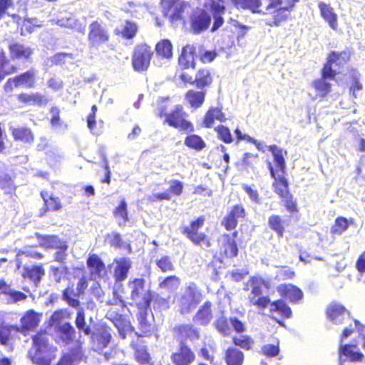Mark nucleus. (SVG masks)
Segmentation results:
<instances>
[{"label": "nucleus", "instance_id": "1", "mask_svg": "<svg viewBox=\"0 0 365 365\" xmlns=\"http://www.w3.org/2000/svg\"><path fill=\"white\" fill-rule=\"evenodd\" d=\"M272 153L274 165L268 163V170L270 176L273 179L272 186L274 192L279 199V205L288 213L297 215L299 212L297 198L292 193L289 188V182L286 170V161L283 155V151L276 145H271L268 148Z\"/></svg>", "mask_w": 365, "mask_h": 365}, {"label": "nucleus", "instance_id": "2", "mask_svg": "<svg viewBox=\"0 0 365 365\" xmlns=\"http://www.w3.org/2000/svg\"><path fill=\"white\" fill-rule=\"evenodd\" d=\"M245 290L250 289V294L247 297L250 306H255L259 309H264L269 307L270 314L277 313L282 319H287L292 317V311L288 304L282 299L270 301L268 296H263V287L269 288V282L259 277H251L246 283Z\"/></svg>", "mask_w": 365, "mask_h": 365}, {"label": "nucleus", "instance_id": "3", "mask_svg": "<svg viewBox=\"0 0 365 365\" xmlns=\"http://www.w3.org/2000/svg\"><path fill=\"white\" fill-rule=\"evenodd\" d=\"M158 116L163 119V123L170 127L185 133H194L195 125L187 119L188 114L185 111L182 105H176L170 112H167V108L161 106L158 108Z\"/></svg>", "mask_w": 365, "mask_h": 365}, {"label": "nucleus", "instance_id": "4", "mask_svg": "<svg viewBox=\"0 0 365 365\" xmlns=\"http://www.w3.org/2000/svg\"><path fill=\"white\" fill-rule=\"evenodd\" d=\"M206 218L200 215L192 220L188 225L180 227V231L195 247L206 250L212 247L211 237L201 232L205 223Z\"/></svg>", "mask_w": 365, "mask_h": 365}, {"label": "nucleus", "instance_id": "5", "mask_svg": "<svg viewBox=\"0 0 365 365\" xmlns=\"http://www.w3.org/2000/svg\"><path fill=\"white\" fill-rule=\"evenodd\" d=\"M299 0H268L265 7L267 14L270 18L265 20V24L271 27H278L288 20L296 3Z\"/></svg>", "mask_w": 365, "mask_h": 365}, {"label": "nucleus", "instance_id": "6", "mask_svg": "<svg viewBox=\"0 0 365 365\" xmlns=\"http://www.w3.org/2000/svg\"><path fill=\"white\" fill-rule=\"evenodd\" d=\"M202 298V292L198 285L194 282H189L178 301V312L181 315L190 314L200 304Z\"/></svg>", "mask_w": 365, "mask_h": 365}, {"label": "nucleus", "instance_id": "7", "mask_svg": "<svg viewBox=\"0 0 365 365\" xmlns=\"http://www.w3.org/2000/svg\"><path fill=\"white\" fill-rule=\"evenodd\" d=\"M145 279L143 277H135L130 279L128 287L130 291V299L137 308H150L153 299L152 292L145 290Z\"/></svg>", "mask_w": 365, "mask_h": 365}, {"label": "nucleus", "instance_id": "8", "mask_svg": "<svg viewBox=\"0 0 365 365\" xmlns=\"http://www.w3.org/2000/svg\"><path fill=\"white\" fill-rule=\"evenodd\" d=\"M214 76L212 68L200 66L195 70L194 76L185 71H182L179 78L185 84L195 86L198 89H205L212 85Z\"/></svg>", "mask_w": 365, "mask_h": 365}, {"label": "nucleus", "instance_id": "9", "mask_svg": "<svg viewBox=\"0 0 365 365\" xmlns=\"http://www.w3.org/2000/svg\"><path fill=\"white\" fill-rule=\"evenodd\" d=\"M154 56L152 47L147 43L136 44L131 54V64L134 71L137 72L146 71L150 65Z\"/></svg>", "mask_w": 365, "mask_h": 365}, {"label": "nucleus", "instance_id": "10", "mask_svg": "<svg viewBox=\"0 0 365 365\" xmlns=\"http://www.w3.org/2000/svg\"><path fill=\"white\" fill-rule=\"evenodd\" d=\"M49 325L53 329L56 340L68 344V312L66 309L56 311L51 317Z\"/></svg>", "mask_w": 365, "mask_h": 365}, {"label": "nucleus", "instance_id": "11", "mask_svg": "<svg viewBox=\"0 0 365 365\" xmlns=\"http://www.w3.org/2000/svg\"><path fill=\"white\" fill-rule=\"evenodd\" d=\"M232 326L233 330L237 334H242L245 331V324L237 317H227L225 315L218 317L213 322V327L222 336H228L231 334Z\"/></svg>", "mask_w": 365, "mask_h": 365}, {"label": "nucleus", "instance_id": "12", "mask_svg": "<svg viewBox=\"0 0 365 365\" xmlns=\"http://www.w3.org/2000/svg\"><path fill=\"white\" fill-rule=\"evenodd\" d=\"M110 34L102 20H95L88 26V41L92 46H98L108 42Z\"/></svg>", "mask_w": 365, "mask_h": 365}, {"label": "nucleus", "instance_id": "13", "mask_svg": "<svg viewBox=\"0 0 365 365\" xmlns=\"http://www.w3.org/2000/svg\"><path fill=\"white\" fill-rule=\"evenodd\" d=\"M189 21L191 31L195 34H200L209 28L211 16L205 9L197 7L190 14Z\"/></svg>", "mask_w": 365, "mask_h": 365}, {"label": "nucleus", "instance_id": "14", "mask_svg": "<svg viewBox=\"0 0 365 365\" xmlns=\"http://www.w3.org/2000/svg\"><path fill=\"white\" fill-rule=\"evenodd\" d=\"M33 346L29 351L34 362L39 365H50V361L45 359L42 354L48 349V339L46 334H37L32 338Z\"/></svg>", "mask_w": 365, "mask_h": 365}, {"label": "nucleus", "instance_id": "15", "mask_svg": "<svg viewBox=\"0 0 365 365\" xmlns=\"http://www.w3.org/2000/svg\"><path fill=\"white\" fill-rule=\"evenodd\" d=\"M326 315L335 324H343L346 319L352 320L356 327L360 324L357 319L351 318L350 312L343 304L336 302H333L327 306Z\"/></svg>", "mask_w": 365, "mask_h": 365}, {"label": "nucleus", "instance_id": "16", "mask_svg": "<svg viewBox=\"0 0 365 365\" xmlns=\"http://www.w3.org/2000/svg\"><path fill=\"white\" fill-rule=\"evenodd\" d=\"M198 51V46L195 44L187 43L182 46L178 57V65L182 71L195 68Z\"/></svg>", "mask_w": 365, "mask_h": 365}, {"label": "nucleus", "instance_id": "17", "mask_svg": "<svg viewBox=\"0 0 365 365\" xmlns=\"http://www.w3.org/2000/svg\"><path fill=\"white\" fill-rule=\"evenodd\" d=\"M106 317L113 324L122 339H125L128 333L134 331L130 320L112 307L108 309Z\"/></svg>", "mask_w": 365, "mask_h": 365}, {"label": "nucleus", "instance_id": "18", "mask_svg": "<svg viewBox=\"0 0 365 365\" xmlns=\"http://www.w3.org/2000/svg\"><path fill=\"white\" fill-rule=\"evenodd\" d=\"M170 360L173 365H191L196 360V354L189 345L182 342L170 355Z\"/></svg>", "mask_w": 365, "mask_h": 365}, {"label": "nucleus", "instance_id": "19", "mask_svg": "<svg viewBox=\"0 0 365 365\" xmlns=\"http://www.w3.org/2000/svg\"><path fill=\"white\" fill-rule=\"evenodd\" d=\"M247 215V212L244 206L241 204L233 205L227 215L222 218L221 225L227 231L235 230L237 225L238 220L245 219Z\"/></svg>", "mask_w": 365, "mask_h": 365}, {"label": "nucleus", "instance_id": "20", "mask_svg": "<svg viewBox=\"0 0 365 365\" xmlns=\"http://www.w3.org/2000/svg\"><path fill=\"white\" fill-rule=\"evenodd\" d=\"M173 334L182 342L188 340L190 342L198 341L200 337L199 329L192 324H180L173 328Z\"/></svg>", "mask_w": 365, "mask_h": 365}, {"label": "nucleus", "instance_id": "21", "mask_svg": "<svg viewBox=\"0 0 365 365\" xmlns=\"http://www.w3.org/2000/svg\"><path fill=\"white\" fill-rule=\"evenodd\" d=\"M226 120V114L223 112L222 105L210 106L205 113L201 120L200 126L205 128H210L214 125L215 120L225 122Z\"/></svg>", "mask_w": 365, "mask_h": 365}, {"label": "nucleus", "instance_id": "22", "mask_svg": "<svg viewBox=\"0 0 365 365\" xmlns=\"http://www.w3.org/2000/svg\"><path fill=\"white\" fill-rule=\"evenodd\" d=\"M213 319V303L210 300L205 301L198 308L192 320L197 324L207 327Z\"/></svg>", "mask_w": 365, "mask_h": 365}, {"label": "nucleus", "instance_id": "23", "mask_svg": "<svg viewBox=\"0 0 365 365\" xmlns=\"http://www.w3.org/2000/svg\"><path fill=\"white\" fill-rule=\"evenodd\" d=\"M86 264L89 269L91 279H101L106 274V264L96 254L90 255L87 259Z\"/></svg>", "mask_w": 365, "mask_h": 365}, {"label": "nucleus", "instance_id": "24", "mask_svg": "<svg viewBox=\"0 0 365 365\" xmlns=\"http://www.w3.org/2000/svg\"><path fill=\"white\" fill-rule=\"evenodd\" d=\"M184 184L182 182L174 180L171 181L170 185L167 192L155 193L148 197L151 202L158 201L170 200L172 195L179 196L182 193Z\"/></svg>", "mask_w": 365, "mask_h": 365}, {"label": "nucleus", "instance_id": "25", "mask_svg": "<svg viewBox=\"0 0 365 365\" xmlns=\"http://www.w3.org/2000/svg\"><path fill=\"white\" fill-rule=\"evenodd\" d=\"M278 294L292 303H297L303 298L302 291L292 284H281L277 287Z\"/></svg>", "mask_w": 365, "mask_h": 365}, {"label": "nucleus", "instance_id": "26", "mask_svg": "<svg viewBox=\"0 0 365 365\" xmlns=\"http://www.w3.org/2000/svg\"><path fill=\"white\" fill-rule=\"evenodd\" d=\"M35 83V71L34 70L28 71L21 75L9 78L5 84V89L8 91L12 89V86L19 87L24 86L27 88H31Z\"/></svg>", "mask_w": 365, "mask_h": 365}, {"label": "nucleus", "instance_id": "27", "mask_svg": "<svg viewBox=\"0 0 365 365\" xmlns=\"http://www.w3.org/2000/svg\"><path fill=\"white\" fill-rule=\"evenodd\" d=\"M320 15L329 24V27L334 31L338 29V16L334 12V8L329 4L320 1L318 4Z\"/></svg>", "mask_w": 365, "mask_h": 365}, {"label": "nucleus", "instance_id": "28", "mask_svg": "<svg viewBox=\"0 0 365 365\" xmlns=\"http://www.w3.org/2000/svg\"><path fill=\"white\" fill-rule=\"evenodd\" d=\"M116 266L114 269L113 278L115 283H120L126 279L131 268L132 263L127 257H122L115 260Z\"/></svg>", "mask_w": 365, "mask_h": 365}, {"label": "nucleus", "instance_id": "29", "mask_svg": "<svg viewBox=\"0 0 365 365\" xmlns=\"http://www.w3.org/2000/svg\"><path fill=\"white\" fill-rule=\"evenodd\" d=\"M41 314L36 312L33 309L27 311L24 316L21 318L20 333H23L25 331L31 330L36 328L39 322Z\"/></svg>", "mask_w": 365, "mask_h": 365}, {"label": "nucleus", "instance_id": "30", "mask_svg": "<svg viewBox=\"0 0 365 365\" xmlns=\"http://www.w3.org/2000/svg\"><path fill=\"white\" fill-rule=\"evenodd\" d=\"M206 91L205 89H189L185 93V99L193 109L200 108L205 101Z\"/></svg>", "mask_w": 365, "mask_h": 365}, {"label": "nucleus", "instance_id": "31", "mask_svg": "<svg viewBox=\"0 0 365 365\" xmlns=\"http://www.w3.org/2000/svg\"><path fill=\"white\" fill-rule=\"evenodd\" d=\"M223 359L226 365H243L245 354L240 349L229 346L225 350Z\"/></svg>", "mask_w": 365, "mask_h": 365}, {"label": "nucleus", "instance_id": "32", "mask_svg": "<svg viewBox=\"0 0 365 365\" xmlns=\"http://www.w3.org/2000/svg\"><path fill=\"white\" fill-rule=\"evenodd\" d=\"M358 349L356 344H341L339 353L351 362H361L364 359V355Z\"/></svg>", "mask_w": 365, "mask_h": 365}, {"label": "nucleus", "instance_id": "33", "mask_svg": "<svg viewBox=\"0 0 365 365\" xmlns=\"http://www.w3.org/2000/svg\"><path fill=\"white\" fill-rule=\"evenodd\" d=\"M138 312L136 314V317L138 322V328L141 334H136L138 337L148 336L151 335L153 329L152 325L147 319L148 312L150 308H138Z\"/></svg>", "mask_w": 365, "mask_h": 365}, {"label": "nucleus", "instance_id": "34", "mask_svg": "<svg viewBox=\"0 0 365 365\" xmlns=\"http://www.w3.org/2000/svg\"><path fill=\"white\" fill-rule=\"evenodd\" d=\"M190 7L188 1H180L174 9H172L168 14L163 16L168 17L169 21L172 24H177L181 21H185V13L187 9Z\"/></svg>", "mask_w": 365, "mask_h": 365}, {"label": "nucleus", "instance_id": "35", "mask_svg": "<svg viewBox=\"0 0 365 365\" xmlns=\"http://www.w3.org/2000/svg\"><path fill=\"white\" fill-rule=\"evenodd\" d=\"M232 3L238 9L250 10L253 14H267L262 10V0H232Z\"/></svg>", "mask_w": 365, "mask_h": 365}, {"label": "nucleus", "instance_id": "36", "mask_svg": "<svg viewBox=\"0 0 365 365\" xmlns=\"http://www.w3.org/2000/svg\"><path fill=\"white\" fill-rule=\"evenodd\" d=\"M138 31V26L136 22L131 20H125L120 29H115L114 33L124 39L130 40L133 38Z\"/></svg>", "mask_w": 365, "mask_h": 365}, {"label": "nucleus", "instance_id": "37", "mask_svg": "<svg viewBox=\"0 0 365 365\" xmlns=\"http://www.w3.org/2000/svg\"><path fill=\"white\" fill-rule=\"evenodd\" d=\"M267 224L269 227L277 234L279 238L284 237L287 223L281 215L277 214L271 215L268 217Z\"/></svg>", "mask_w": 365, "mask_h": 365}, {"label": "nucleus", "instance_id": "38", "mask_svg": "<svg viewBox=\"0 0 365 365\" xmlns=\"http://www.w3.org/2000/svg\"><path fill=\"white\" fill-rule=\"evenodd\" d=\"M20 331V328L16 325L2 324L0 326V344L7 346L11 344L14 334Z\"/></svg>", "mask_w": 365, "mask_h": 365}, {"label": "nucleus", "instance_id": "39", "mask_svg": "<svg viewBox=\"0 0 365 365\" xmlns=\"http://www.w3.org/2000/svg\"><path fill=\"white\" fill-rule=\"evenodd\" d=\"M351 54L352 52L349 48L341 51H332L328 53L327 58L329 59L330 63L338 67H341L350 61Z\"/></svg>", "mask_w": 365, "mask_h": 365}, {"label": "nucleus", "instance_id": "40", "mask_svg": "<svg viewBox=\"0 0 365 365\" xmlns=\"http://www.w3.org/2000/svg\"><path fill=\"white\" fill-rule=\"evenodd\" d=\"M187 135L184 139V145L188 148L200 152L207 147V144L204 139L197 134L193 133H187Z\"/></svg>", "mask_w": 365, "mask_h": 365}, {"label": "nucleus", "instance_id": "41", "mask_svg": "<svg viewBox=\"0 0 365 365\" xmlns=\"http://www.w3.org/2000/svg\"><path fill=\"white\" fill-rule=\"evenodd\" d=\"M361 73L355 68H351L348 71V80L351 85L349 86V93L354 98L357 97L356 92L363 89V84L360 81Z\"/></svg>", "mask_w": 365, "mask_h": 365}, {"label": "nucleus", "instance_id": "42", "mask_svg": "<svg viewBox=\"0 0 365 365\" xmlns=\"http://www.w3.org/2000/svg\"><path fill=\"white\" fill-rule=\"evenodd\" d=\"M44 274L43 268L41 266L35 265L24 267L22 276L24 279H29L35 286H37Z\"/></svg>", "mask_w": 365, "mask_h": 365}, {"label": "nucleus", "instance_id": "43", "mask_svg": "<svg viewBox=\"0 0 365 365\" xmlns=\"http://www.w3.org/2000/svg\"><path fill=\"white\" fill-rule=\"evenodd\" d=\"M12 58L28 59L33 53V49L27 45L14 43L9 46Z\"/></svg>", "mask_w": 365, "mask_h": 365}, {"label": "nucleus", "instance_id": "44", "mask_svg": "<svg viewBox=\"0 0 365 365\" xmlns=\"http://www.w3.org/2000/svg\"><path fill=\"white\" fill-rule=\"evenodd\" d=\"M96 339L101 348L107 347L112 339L111 328L106 324H102L96 330Z\"/></svg>", "mask_w": 365, "mask_h": 365}, {"label": "nucleus", "instance_id": "45", "mask_svg": "<svg viewBox=\"0 0 365 365\" xmlns=\"http://www.w3.org/2000/svg\"><path fill=\"white\" fill-rule=\"evenodd\" d=\"M224 244H223V253L222 256L225 258H234L238 255L239 250L236 240L230 237L229 234H225L223 235Z\"/></svg>", "mask_w": 365, "mask_h": 365}, {"label": "nucleus", "instance_id": "46", "mask_svg": "<svg viewBox=\"0 0 365 365\" xmlns=\"http://www.w3.org/2000/svg\"><path fill=\"white\" fill-rule=\"evenodd\" d=\"M134 359L140 365H153V358L148 349L143 346L134 348Z\"/></svg>", "mask_w": 365, "mask_h": 365}, {"label": "nucleus", "instance_id": "47", "mask_svg": "<svg viewBox=\"0 0 365 365\" xmlns=\"http://www.w3.org/2000/svg\"><path fill=\"white\" fill-rule=\"evenodd\" d=\"M173 44L169 39L159 41L155 47V52L162 58L169 59L173 56Z\"/></svg>", "mask_w": 365, "mask_h": 365}, {"label": "nucleus", "instance_id": "48", "mask_svg": "<svg viewBox=\"0 0 365 365\" xmlns=\"http://www.w3.org/2000/svg\"><path fill=\"white\" fill-rule=\"evenodd\" d=\"M232 342L235 347H238V349L240 348L245 351L252 350L255 344L254 339L247 334L232 336Z\"/></svg>", "mask_w": 365, "mask_h": 365}, {"label": "nucleus", "instance_id": "49", "mask_svg": "<svg viewBox=\"0 0 365 365\" xmlns=\"http://www.w3.org/2000/svg\"><path fill=\"white\" fill-rule=\"evenodd\" d=\"M312 85L317 94L322 98L327 97L331 91V83L322 77L314 80Z\"/></svg>", "mask_w": 365, "mask_h": 365}, {"label": "nucleus", "instance_id": "50", "mask_svg": "<svg viewBox=\"0 0 365 365\" xmlns=\"http://www.w3.org/2000/svg\"><path fill=\"white\" fill-rule=\"evenodd\" d=\"M181 280L176 275H170L162 280L159 284V288L165 290L168 292H175L180 287Z\"/></svg>", "mask_w": 365, "mask_h": 365}, {"label": "nucleus", "instance_id": "51", "mask_svg": "<svg viewBox=\"0 0 365 365\" xmlns=\"http://www.w3.org/2000/svg\"><path fill=\"white\" fill-rule=\"evenodd\" d=\"M113 216L116 219H120L121 222H118L119 226H124L128 221V213L127 203L125 200H120L119 205L113 211Z\"/></svg>", "mask_w": 365, "mask_h": 365}, {"label": "nucleus", "instance_id": "52", "mask_svg": "<svg viewBox=\"0 0 365 365\" xmlns=\"http://www.w3.org/2000/svg\"><path fill=\"white\" fill-rule=\"evenodd\" d=\"M4 294H6V296L1 301L4 302L6 304H16L19 302L24 301L27 299L26 294L21 292L16 291L12 289H11V290L9 291V292H4Z\"/></svg>", "mask_w": 365, "mask_h": 365}, {"label": "nucleus", "instance_id": "53", "mask_svg": "<svg viewBox=\"0 0 365 365\" xmlns=\"http://www.w3.org/2000/svg\"><path fill=\"white\" fill-rule=\"evenodd\" d=\"M12 134L16 140H19L25 143H31L34 140L31 131L26 128H14Z\"/></svg>", "mask_w": 365, "mask_h": 365}, {"label": "nucleus", "instance_id": "54", "mask_svg": "<svg viewBox=\"0 0 365 365\" xmlns=\"http://www.w3.org/2000/svg\"><path fill=\"white\" fill-rule=\"evenodd\" d=\"M41 195L44 201L46 210H58L61 208L58 198L53 197L47 192H41Z\"/></svg>", "mask_w": 365, "mask_h": 365}, {"label": "nucleus", "instance_id": "55", "mask_svg": "<svg viewBox=\"0 0 365 365\" xmlns=\"http://www.w3.org/2000/svg\"><path fill=\"white\" fill-rule=\"evenodd\" d=\"M198 57L202 63H210L217 56L215 50H205L202 45L198 46Z\"/></svg>", "mask_w": 365, "mask_h": 365}, {"label": "nucleus", "instance_id": "56", "mask_svg": "<svg viewBox=\"0 0 365 365\" xmlns=\"http://www.w3.org/2000/svg\"><path fill=\"white\" fill-rule=\"evenodd\" d=\"M349 227V222L346 217H337L335 219L334 224L331 228V235H341L344 232H345Z\"/></svg>", "mask_w": 365, "mask_h": 365}, {"label": "nucleus", "instance_id": "57", "mask_svg": "<svg viewBox=\"0 0 365 365\" xmlns=\"http://www.w3.org/2000/svg\"><path fill=\"white\" fill-rule=\"evenodd\" d=\"M279 353V341L276 339L274 344H264L261 347L260 354L267 358H273Z\"/></svg>", "mask_w": 365, "mask_h": 365}, {"label": "nucleus", "instance_id": "58", "mask_svg": "<svg viewBox=\"0 0 365 365\" xmlns=\"http://www.w3.org/2000/svg\"><path fill=\"white\" fill-rule=\"evenodd\" d=\"M83 357L81 344L76 341L73 346H70V365L80 362Z\"/></svg>", "mask_w": 365, "mask_h": 365}, {"label": "nucleus", "instance_id": "59", "mask_svg": "<svg viewBox=\"0 0 365 365\" xmlns=\"http://www.w3.org/2000/svg\"><path fill=\"white\" fill-rule=\"evenodd\" d=\"M98 107L96 105L91 106V113L87 115V125L90 130L95 135H100L102 133V129L96 128V115Z\"/></svg>", "mask_w": 365, "mask_h": 365}, {"label": "nucleus", "instance_id": "60", "mask_svg": "<svg viewBox=\"0 0 365 365\" xmlns=\"http://www.w3.org/2000/svg\"><path fill=\"white\" fill-rule=\"evenodd\" d=\"M214 130L217 134V138L225 143L229 144L233 141L230 130L228 127L220 124L216 126Z\"/></svg>", "mask_w": 365, "mask_h": 365}, {"label": "nucleus", "instance_id": "61", "mask_svg": "<svg viewBox=\"0 0 365 365\" xmlns=\"http://www.w3.org/2000/svg\"><path fill=\"white\" fill-rule=\"evenodd\" d=\"M258 162H259V157H258L257 154H252L250 153H245L243 155L241 165L246 170H248V169L255 170L256 168V165H257Z\"/></svg>", "mask_w": 365, "mask_h": 365}, {"label": "nucleus", "instance_id": "62", "mask_svg": "<svg viewBox=\"0 0 365 365\" xmlns=\"http://www.w3.org/2000/svg\"><path fill=\"white\" fill-rule=\"evenodd\" d=\"M75 324L80 332L83 333L85 335H88L90 334V328L86 326L85 314L82 308L78 310Z\"/></svg>", "mask_w": 365, "mask_h": 365}, {"label": "nucleus", "instance_id": "63", "mask_svg": "<svg viewBox=\"0 0 365 365\" xmlns=\"http://www.w3.org/2000/svg\"><path fill=\"white\" fill-rule=\"evenodd\" d=\"M156 265L162 272H173L175 269V266L169 256H163L156 261Z\"/></svg>", "mask_w": 365, "mask_h": 365}, {"label": "nucleus", "instance_id": "64", "mask_svg": "<svg viewBox=\"0 0 365 365\" xmlns=\"http://www.w3.org/2000/svg\"><path fill=\"white\" fill-rule=\"evenodd\" d=\"M279 269L276 274V278L279 280L292 279L295 277V272L293 269L287 266H279Z\"/></svg>", "mask_w": 365, "mask_h": 365}]
</instances>
